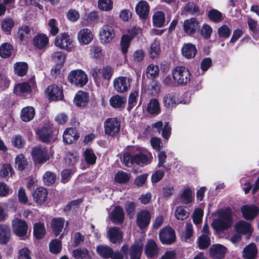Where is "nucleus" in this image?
Listing matches in <instances>:
<instances>
[{
	"label": "nucleus",
	"instance_id": "obj_5",
	"mask_svg": "<svg viewBox=\"0 0 259 259\" xmlns=\"http://www.w3.org/2000/svg\"><path fill=\"white\" fill-rule=\"evenodd\" d=\"M115 36L114 26L111 24L103 25L99 30V39L103 44H107L112 41Z\"/></svg>",
	"mask_w": 259,
	"mask_h": 259
},
{
	"label": "nucleus",
	"instance_id": "obj_3",
	"mask_svg": "<svg viewBox=\"0 0 259 259\" xmlns=\"http://www.w3.org/2000/svg\"><path fill=\"white\" fill-rule=\"evenodd\" d=\"M172 77L178 84H186L191 79V74L189 70L184 66L175 67L172 72Z\"/></svg>",
	"mask_w": 259,
	"mask_h": 259
},
{
	"label": "nucleus",
	"instance_id": "obj_57",
	"mask_svg": "<svg viewBox=\"0 0 259 259\" xmlns=\"http://www.w3.org/2000/svg\"><path fill=\"white\" fill-rule=\"evenodd\" d=\"M15 163L18 169L20 170L24 169L26 166L27 165L26 159L22 154H20L16 157Z\"/></svg>",
	"mask_w": 259,
	"mask_h": 259
},
{
	"label": "nucleus",
	"instance_id": "obj_21",
	"mask_svg": "<svg viewBox=\"0 0 259 259\" xmlns=\"http://www.w3.org/2000/svg\"><path fill=\"white\" fill-rule=\"evenodd\" d=\"M244 218L246 220H252L259 213V208L254 205H246L241 208Z\"/></svg>",
	"mask_w": 259,
	"mask_h": 259
},
{
	"label": "nucleus",
	"instance_id": "obj_55",
	"mask_svg": "<svg viewBox=\"0 0 259 259\" xmlns=\"http://www.w3.org/2000/svg\"><path fill=\"white\" fill-rule=\"evenodd\" d=\"M73 256L76 259H87L88 251L85 248H78L72 252Z\"/></svg>",
	"mask_w": 259,
	"mask_h": 259
},
{
	"label": "nucleus",
	"instance_id": "obj_12",
	"mask_svg": "<svg viewBox=\"0 0 259 259\" xmlns=\"http://www.w3.org/2000/svg\"><path fill=\"white\" fill-rule=\"evenodd\" d=\"M130 78L124 76H119L113 80L114 90L118 93H123L127 92L130 87Z\"/></svg>",
	"mask_w": 259,
	"mask_h": 259
},
{
	"label": "nucleus",
	"instance_id": "obj_38",
	"mask_svg": "<svg viewBox=\"0 0 259 259\" xmlns=\"http://www.w3.org/2000/svg\"><path fill=\"white\" fill-rule=\"evenodd\" d=\"M257 248L254 243H251L243 250V256L246 259H253L257 254Z\"/></svg>",
	"mask_w": 259,
	"mask_h": 259
},
{
	"label": "nucleus",
	"instance_id": "obj_23",
	"mask_svg": "<svg viewBox=\"0 0 259 259\" xmlns=\"http://www.w3.org/2000/svg\"><path fill=\"white\" fill-rule=\"evenodd\" d=\"M126 103V98L118 95L112 96L109 100L110 105L113 108L119 110L123 109Z\"/></svg>",
	"mask_w": 259,
	"mask_h": 259
},
{
	"label": "nucleus",
	"instance_id": "obj_26",
	"mask_svg": "<svg viewBox=\"0 0 259 259\" xmlns=\"http://www.w3.org/2000/svg\"><path fill=\"white\" fill-rule=\"evenodd\" d=\"M143 244L141 240L136 241L131 247L130 256L131 259H140L142 254Z\"/></svg>",
	"mask_w": 259,
	"mask_h": 259
},
{
	"label": "nucleus",
	"instance_id": "obj_16",
	"mask_svg": "<svg viewBox=\"0 0 259 259\" xmlns=\"http://www.w3.org/2000/svg\"><path fill=\"white\" fill-rule=\"evenodd\" d=\"M159 238L163 244H170L175 241V232L171 228L165 227L159 233Z\"/></svg>",
	"mask_w": 259,
	"mask_h": 259
},
{
	"label": "nucleus",
	"instance_id": "obj_9",
	"mask_svg": "<svg viewBox=\"0 0 259 259\" xmlns=\"http://www.w3.org/2000/svg\"><path fill=\"white\" fill-rule=\"evenodd\" d=\"M32 155L35 162L42 163L50 158L51 154L48 149L36 146L32 149Z\"/></svg>",
	"mask_w": 259,
	"mask_h": 259
},
{
	"label": "nucleus",
	"instance_id": "obj_56",
	"mask_svg": "<svg viewBox=\"0 0 259 259\" xmlns=\"http://www.w3.org/2000/svg\"><path fill=\"white\" fill-rule=\"evenodd\" d=\"M139 92L137 91H134L131 93L128 100L127 110L130 111L132 108L136 105L137 98L138 97Z\"/></svg>",
	"mask_w": 259,
	"mask_h": 259
},
{
	"label": "nucleus",
	"instance_id": "obj_29",
	"mask_svg": "<svg viewBox=\"0 0 259 259\" xmlns=\"http://www.w3.org/2000/svg\"><path fill=\"white\" fill-rule=\"evenodd\" d=\"M179 198L182 203L188 204L193 201L194 193L190 187H186L180 194Z\"/></svg>",
	"mask_w": 259,
	"mask_h": 259
},
{
	"label": "nucleus",
	"instance_id": "obj_10",
	"mask_svg": "<svg viewBox=\"0 0 259 259\" xmlns=\"http://www.w3.org/2000/svg\"><path fill=\"white\" fill-rule=\"evenodd\" d=\"M36 87V83L33 79L29 82H24L16 84L14 88V93L20 96H25L31 93Z\"/></svg>",
	"mask_w": 259,
	"mask_h": 259
},
{
	"label": "nucleus",
	"instance_id": "obj_63",
	"mask_svg": "<svg viewBox=\"0 0 259 259\" xmlns=\"http://www.w3.org/2000/svg\"><path fill=\"white\" fill-rule=\"evenodd\" d=\"M67 19L71 22L77 21L80 17L79 12L75 9H70L66 14Z\"/></svg>",
	"mask_w": 259,
	"mask_h": 259
},
{
	"label": "nucleus",
	"instance_id": "obj_30",
	"mask_svg": "<svg viewBox=\"0 0 259 259\" xmlns=\"http://www.w3.org/2000/svg\"><path fill=\"white\" fill-rule=\"evenodd\" d=\"M182 55L187 59L194 58L197 53L195 45L191 44H185L181 49Z\"/></svg>",
	"mask_w": 259,
	"mask_h": 259
},
{
	"label": "nucleus",
	"instance_id": "obj_37",
	"mask_svg": "<svg viewBox=\"0 0 259 259\" xmlns=\"http://www.w3.org/2000/svg\"><path fill=\"white\" fill-rule=\"evenodd\" d=\"M11 231L10 227L6 225H0V243L6 244L10 240Z\"/></svg>",
	"mask_w": 259,
	"mask_h": 259
},
{
	"label": "nucleus",
	"instance_id": "obj_51",
	"mask_svg": "<svg viewBox=\"0 0 259 259\" xmlns=\"http://www.w3.org/2000/svg\"><path fill=\"white\" fill-rule=\"evenodd\" d=\"M159 68L154 64H151L148 66L146 69V74L148 77L155 78L159 74Z\"/></svg>",
	"mask_w": 259,
	"mask_h": 259
},
{
	"label": "nucleus",
	"instance_id": "obj_20",
	"mask_svg": "<svg viewBox=\"0 0 259 259\" xmlns=\"http://www.w3.org/2000/svg\"><path fill=\"white\" fill-rule=\"evenodd\" d=\"M66 225V227L68 226V222H65V220L62 218H56L52 219L51 221V227L53 231L56 236H58L62 231L64 225ZM67 232L66 228H65L64 233Z\"/></svg>",
	"mask_w": 259,
	"mask_h": 259
},
{
	"label": "nucleus",
	"instance_id": "obj_41",
	"mask_svg": "<svg viewBox=\"0 0 259 259\" xmlns=\"http://www.w3.org/2000/svg\"><path fill=\"white\" fill-rule=\"evenodd\" d=\"M189 214L190 213L182 206L177 207L174 212L175 217L179 221H183L187 219L189 217Z\"/></svg>",
	"mask_w": 259,
	"mask_h": 259
},
{
	"label": "nucleus",
	"instance_id": "obj_28",
	"mask_svg": "<svg viewBox=\"0 0 259 259\" xmlns=\"http://www.w3.org/2000/svg\"><path fill=\"white\" fill-rule=\"evenodd\" d=\"M89 101L88 94L85 92L79 91L76 94L74 99V104L78 107H83L87 105Z\"/></svg>",
	"mask_w": 259,
	"mask_h": 259
},
{
	"label": "nucleus",
	"instance_id": "obj_7",
	"mask_svg": "<svg viewBox=\"0 0 259 259\" xmlns=\"http://www.w3.org/2000/svg\"><path fill=\"white\" fill-rule=\"evenodd\" d=\"M13 233L18 237L24 239L26 236L28 225L26 222L18 218L14 219L12 222Z\"/></svg>",
	"mask_w": 259,
	"mask_h": 259
},
{
	"label": "nucleus",
	"instance_id": "obj_14",
	"mask_svg": "<svg viewBox=\"0 0 259 259\" xmlns=\"http://www.w3.org/2000/svg\"><path fill=\"white\" fill-rule=\"evenodd\" d=\"M98 253L104 258L111 257L112 259H123V255L119 252L113 253L112 249L108 246L100 245L97 247Z\"/></svg>",
	"mask_w": 259,
	"mask_h": 259
},
{
	"label": "nucleus",
	"instance_id": "obj_4",
	"mask_svg": "<svg viewBox=\"0 0 259 259\" xmlns=\"http://www.w3.org/2000/svg\"><path fill=\"white\" fill-rule=\"evenodd\" d=\"M68 80L72 84L82 87L88 81V78L84 71L77 69L71 71L68 75Z\"/></svg>",
	"mask_w": 259,
	"mask_h": 259
},
{
	"label": "nucleus",
	"instance_id": "obj_45",
	"mask_svg": "<svg viewBox=\"0 0 259 259\" xmlns=\"http://www.w3.org/2000/svg\"><path fill=\"white\" fill-rule=\"evenodd\" d=\"M147 109L150 114H158L160 112V109L158 100L155 99L151 100L148 104Z\"/></svg>",
	"mask_w": 259,
	"mask_h": 259
},
{
	"label": "nucleus",
	"instance_id": "obj_27",
	"mask_svg": "<svg viewBox=\"0 0 259 259\" xmlns=\"http://www.w3.org/2000/svg\"><path fill=\"white\" fill-rule=\"evenodd\" d=\"M149 5L145 1H140L136 6V13L141 18H146L149 13Z\"/></svg>",
	"mask_w": 259,
	"mask_h": 259
},
{
	"label": "nucleus",
	"instance_id": "obj_13",
	"mask_svg": "<svg viewBox=\"0 0 259 259\" xmlns=\"http://www.w3.org/2000/svg\"><path fill=\"white\" fill-rule=\"evenodd\" d=\"M46 95L49 100L51 101L60 100L63 99V91L58 86L52 84L47 89Z\"/></svg>",
	"mask_w": 259,
	"mask_h": 259
},
{
	"label": "nucleus",
	"instance_id": "obj_61",
	"mask_svg": "<svg viewBox=\"0 0 259 259\" xmlns=\"http://www.w3.org/2000/svg\"><path fill=\"white\" fill-rule=\"evenodd\" d=\"M113 3L111 0H99V8L103 11H109L112 9Z\"/></svg>",
	"mask_w": 259,
	"mask_h": 259
},
{
	"label": "nucleus",
	"instance_id": "obj_17",
	"mask_svg": "<svg viewBox=\"0 0 259 259\" xmlns=\"http://www.w3.org/2000/svg\"><path fill=\"white\" fill-rule=\"evenodd\" d=\"M227 251V248L220 244L212 245L209 249V255L212 259H223Z\"/></svg>",
	"mask_w": 259,
	"mask_h": 259
},
{
	"label": "nucleus",
	"instance_id": "obj_35",
	"mask_svg": "<svg viewBox=\"0 0 259 259\" xmlns=\"http://www.w3.org/2000/svg\"><path fill=\"white\" fill-rule=\"evenodd\" d=\"M35 110L31 106H27L22 108L21 111V118L24 122L31 121L34 117Z\"/></svg>",
	"mask_w": 259,
	"mask_h": 259
},
{
	"label": "nucleus",
	"instance_id": "obj_49",
	"mask_svg": "<svg viewBox=\"0 0 259 259\" xmlns=\"http://www.w3.org/2000/svg\"><path fill=\"white\" fill-rule=\"evenodd\" d=\"M130 178V174L120 171L115 175L114 180L115 182L120 184L125 183L129 181Z\"/></svg>",
	"mask_w": 259,
	"mask_h": 259
},
{
	"label": "nucleus",
	"instance_id": "obj_36",
	"mask_svg": "<svg viewBox=\"0 0 259 259\" xmlns=\"http://www.w3.org/2000/svg\"><path fill=\"white\" fill-rule=\"evenodd\" d=\"M63 138L65 143L68 144L72 143L78 138L76 130L72 127L66 128L64 132Z\"/></svg>",
	"mask_w": 259,
	"mask_h": 259
},
{
	"label": "nucleus",
	"instance_id": "obj_60",
	"mask_svg": "<svg viewBox=\"0 0 259 259\" xmlns=\"http://www.w3.org/2000/svg\"><path fill=\"white\" fill-rule=\"evenodd\" d=\"M43 180L45 185L50 186L55 183L56 176L51 171H47L44 176Z\"/></svg>",
	"mask_w": 259,
	"mask_h": 259
},
{
	"label": "nucleus",
	"instance_id": "obj_1",
	"mask_svg": "<svg viewBox=\"0 0 259 259\" xmlns=\"http://www.w3.org/2000/svg\"><path fill=\"white\" fill-rule=\"evenodd\" d=\"M232 224L231 211L227 209L219 213L218 218L213 221L211 225L217 232H219L228 229Z\"/></svg>",
	"mask_w": 259,
	"mask_h": 259
},
{
	"label": "nucleus",
	"instance_id": "obj_6",
	"mask_svg": "<svg viewBox=\"0 0 259 259\" xmlns=\"http://www.w3.org/2000/svg\"><path fill=\"white\" fill-rule=\"evenodd\" d=\"M105 133L109 136H116L120 131V121L116 118H109L104 123Z\"/></svg>",
	"mask_w": 259,
	"mask_h": 259
},
{
	"label": "nucleus",
	"instance_id": "obj_11",
	"mask_svg": "<svg viewBox=\"0 0 259 259\" xmlns=\"http://www.w3.org/2000/svg\"><path fill=\"white\" fill-rule=\"evenodd\" d=\"M36 134L39 139L43 142L51 143L56 139V135L50 125H47L39 129L36 132Z\"/></svg>",
	"mask_w": 259,
	"mask_h": 259
},
{
	"label": "nucleus",
	"instance_id": "obj_48",
	"mask_svg": "<svg viewBox=\"0 0 259 259\" xmlns=\"http://www.w3.org/2000/svg\"><path fill=\"white\" fill-rule=\"evenodd\" d=\"M79 159V156L76 153L68 152L66 154L64 158L65 163L69 166L75 164Z\"/></svg>",
	"mask_w": 259,
	"mask_h": 259
},
{
	"label": "nucleus",
	"instance_id": "obj_39",
	"mask_svg": "<svg viewBox=\"0 0 259 259\" xmlns=\"http://www.w3.org/2000/svg\"><path fill=\"white\" fill-rule=\"evenodd\" d=\"M52 61L59 66H62L66 60V55L64 52L57 51L51 56Z\"/></svg>",
	"mask_w": 259,
	"mask_h": 259
},
{
	"label": "nucleus",
	"instance_id": "obj_46",
	"mask_svg": "<svg viewBox=\"0 0 259 259\" xmlns=\"http://www.w3.org/2000/svg\"><path fill=\"white\" fill-rule=\"evenodd\" d=\"M12 50L13 47L11 44L4 43L0 46V56L4 58L9 57L11 55Z\"/></svg>",
	"mask_w": 259,
	"mask_h": 259
},
{
	"label": "nucleus",
	"instance_id": "obj_8",
	"mask_svg": "<svg viewBox=\"0 0 259 259\" xmlns=\"http://www.w3.org/2000/svg\"><path fill=\"white\" fill-rule=\"evenodd\" d=\"M190 102L189 97L186 100L179 101L178 99L177 95L175 93H168L164 95L163 98L164 106L168 109H172L175 107L179 104H187Z\"/></svg>",
	"mask_w": 259,
	"mask_h": 259
},
{
	"label": "nucleus",
	"instance_id": "obj_52",
	"mask_svg": "<svg viewBox=\"0 0 259 259\" xmlns=\"http://www.w3.org/2000/svg\"><path fill=\"white\" fill-rule=\"evenodd\" d=\"M160 52L159 44L156 41H154L151 44L149 49V54L150 58L154 59L157 57Z\"/></svg>",
	"mask_w": 259,
	"mask_h": 259
},
{
	"label": "nucleus",
	"instance_id": "obj_50",
	"mask_svg": "<svg viewBox=\"0 0 259 259\" xmlns=\"http://www.w3.org/2000/svg\"><path fill=\"white\" fill-rule=\"evenodd\" d=\"M210 244L209 236L206 234L201 235L198 239L199 247L201 249L207 248Z\"/></svg>",
	"mask_w": 259,
	"mask_h": 259
},
{
	"label": "nucleus",
	"instance_id": "obj_42",
	"mask_svg": "<svg viewBox=\"0 0 259 259\" xmlns=\"http://www.w3.org/2000/svg\"><path fill=\"white\" fill-rule=\"evenodd\" d=\"M84 161L89 165H94L96 161L97 157L91 149H87L83 153Z\"/></svg>",
	"mask_w": 259,
	"mask_h": 259
},
{
	"label": "nucleus",
	"instance_id": "obj_53",
	"mask_svg": "<svg viewBox=\"0 0 259 259\" xmlns=\"http://www.w3.org/2000/svg\"><path fill=\"white\" fill-rule=\"evenodd\" d=\"M131 38L128 34H124L121 37L120 46L121 51L123 54H126L129 47Z\"/></svg>",
	"mask_w": 259,
	"mask_h": 259
},
{
	"label": "nucleus",
	"instance_id": "obj_31",
	"mask_svg": "<svg viewBox=\"0 0 259 259\" xmlns=\"http://www.w3.org/2000/svg\"><path fill=\"white\" fill-rule=\"evenodd\" d=\"M107 235L110 241L113 243H116L122 240V233L117 227L109 228L107 231Z\"/></svg>",
	"mask_w": 259,
	"mask_h": 259
},
{
	"label": "nucleus",
	"instance_id": "obj_59",
	"mask_svg": "<svg viewBox=\"0 0 259 259\" xmlns=\"http://www.w3.org/2000/svg\"><path fill=\"white\" fill-rule=\"evenodd\" d=\"M61 242L58 239H55L50 243V250L53 253H58L61 250Z\"/></svg>",
	"mask_w": 259,
	"mask_h": 259
},
{
	"label": "nucleus",
	"instance_id": "obj_64",
	"mask_svg": "<svg viewBox=\"0 0 259 259\" xmlns=\"http://www.w3.org/2000/svg\"><path fill=\"white\" fill-rule=\"evenodd\" d=\"M12 143L14 147L21 148L24 146L25 142L21 136L16 135L12 138Z\"/></svg>",
	"mask_w": 259,
	"mask_h": 259
},
{
	"label": "nucleus",
	"instance_id": "obj_44",
	"mask_svg": "<svg viewBox=\"0 0 259 259\" xmlns=\"http://www.w3.org/2000/svg\"><path fill=\"white\" fill-rule=\"evenodd\" d=\"M31 36V30L27 26H23L19 28L17 32V37L20 41L27 39Z\"/></svg>",
	"mask_w": 259,
	"mask_h": 259
},
{
	"label": "nucleus",
	"instance_id": "obj_40",
	"mask_svg": "<svg viewBox=\"0 0 259 259\" xmlns=\"http://www.w3.org/2000/svg\"><path fill=\"white\" fill-rule=\"evenodd\" d=\"M33 234L37 239L43 238L46 234L44 224L39 222L35 223L33 226Z\"/></svg>",
	"mask_w": 259,
	"mask_h": 259
},
{
	"label": "nucleus",
	"instance_id": "obj_62",
	"mask_svg": "<svg viewBox=\"0 0 259 259\" xmlns=\"http://www.w3.org/2000/svg\"><path fill=\"white\" fill-rule=\"evenodd\" d=\"M148 89L151 94L155 96L160 92V83L156 80H152L148 86Z\"/></svg>",
	"mask_w": 259,
	"mask_h": 259
},
{
	"label": "nucleus",
	"instance_id": "obj_25",
	"mask_svg": "<svg viewBox=\"0 0 259 259\" xmlns=\"http://www.w3.org/2000/svg\"><path fill=\"white\" fill-rule=\"evenodd\" d=\"M48 43L49 38L44 34H38L34 36L33 39L34 46L39 50L46 49Z\"/></svg>",
	"mask_w": 259,
	"mask_h": 259
},
{
	"label": "nucleus",
	"instance_id": "obj_2",
	"mask_svg": "<svg viewBox=\"0 0 259 259\" xmlns=\"http://www.w3.org/2000/svg\"><path fill=\"white\" fill-rule=\"evenodd\" d=\"M152 157L150 154H137L132 156L128 152H125L123 155L122 161L127 167H131L134 164L138 165L147 164L151 161Z\"/></svg>",
	"mask_w": 259,
	"mask_h": 259
},
{
	"label": "nucleus",
	"instance_id": "obj_24",
	"mask_svg": "<svg viewBox=\"0 0 259 259\" xmlns=\"http://www.w3.org/2000/svg\"><path fill=\"white\" fill-rule=\"evenodd\" d=\"M151 215L147 210H143L137 214V223L140 228L147 227L150 221Z\"/></svg>",
	"mask_w": 259,
	"mask_h": 259
},
{
	"label": "nucleus",
	"instance_id": "obj_58",
	"mask_svg": "<svg viewBox=\"0 0 259 259\" xmlns=\"http://www.w3.org/2000/svg\"><path fill=\"white\" fill-rule=\"evenodd\" d=\"M14 25V22L12 19L6 18L2 22V28L4 31L10 32Z\"/></svg>",
	"mask_w": 259,
	"mask_h": 259
},
{
	"label": "nucleus",
	"instance_id": "obj_43",
	"mask_svg": "<svg viewBox=\"0 0 259 259\" xmlns=\"http://www.w3.org/2000/svg\"><path fill=\"white\" fill-rule=\"evenodd\" d=\"M153 25L156 27L163 26L165 22V16L163 12L157 11L153 15L152 18Z\"/></svg>",
	"mask_w": 259,
	"mask_h": 259
},
{
	"label": "nucleus",
	"instance_id": "obj_22",
	"mask_svg": "<svg viewBox=\"0 0 259 259\" xmlns=\"http://www.w3.org/2000/svg\"><path fill=\"white\" fill-rule=\"evenodd\" d=\"M48 192L46 189L39 187L36 189L33 193V198L34 201L38 204H42L48 198Z\"/></svg>",
	"mask_w": 259,
	"mask_h": 259
},
{
	"label": "nucleus",
	"instance_id": "obj_18",
	"mask_svg": "<svg viewBox=\"0 0 259 259\" xmlns=\"http://www.w3.org/2000/svg\"><path fill=\"white\" fill-rule=\"evenodd\" d=\"M199 28V23L194 18L187 19L183 23V29L188 35H193L196 32Z\"/></svg>",
	"mask_w": 259,
	"mask_h": 259
},
{
	"label": "nucleus",
	"instance_id": "obj_54",
	"mask_svg": "<svg viewBox=\"0 0 259 259\" xmlns=\"http://www.w3.org/2000/svg\"><path fill=\"white\" fill-rule=\"evenodd\" d=\"M203 215V211L202 209L198 208L194 210L192 214V219L194 223L196 225L201 223Z\"/></svg>",
	"mask_w": 259,
	"mask_h": 259
},
{
	"label": "nucleus",
	"instance_id": "obj_32",
	"mask_svg": "<svg viewBox=\"0 0 259 259\" xmlns=\"http://www.w3.org/2000/svg\"><path fill=\"white\" fill-rule=\"evenodd\" d=\"M124 213L123 209L119 206H117L112 211L110 217L115 224H121L123 222Z\"/></svg>",
	"mask_w": 259,
	"mask_h": 259
},
{
	"label": "nucleus",
	"instance_id": "obj_15",
	"mask_svg": "<svg viewBox=\"0 0 259 259\" xmlns=\"http://www.w3.org/2000/svg\"><path fill=\"white\" fill-rule=\"evenodd\" d=\"M72 39L67 33H62L56 37L55 40V45L57 47L68 50L71 48Z\"/></svg>",
	"mask_w": 259,
	"mask_h": 259
},
{
	"label": "nucleus",
	"instance_id": "obj_33",
	"mask_svg": "<svg viewBox=\"0 0 259 259\" xmlns=\"http://www.w3.org/2000/svg\"><path fill=\"white\" fill-rule=\"evenodd\" d=\"M159 251L156 242L153 240H149L145 246V252L148 257H153L156 255Z\"/></svg>",
	"mask_w": 259,
	"mask_h": 259
},
{
	"label": "nucleus",
	"instance_id": "obj_19",
	"mask_svg": "<svg viewBox=\"0 0 259 259\" xmlns=\"http://www.w3.org/2000/svg\"><path fill=\"white\" fill-rule=\"evenodd\" d=\"M94 35L91 30L88 28L81 29L77 34V39L80 45L89 44L93 39Z\"/></svg>",
	"mask_w": 259,
	"mask_h": 259
},
{
	"label": "nucleus",
	"instance_id": "obj_34",
	"mask_svg": "<svg viewBox=\"0 0 259 259\" xmlns=\"http://www.w3.org/2000/svg\"><path fill=\"white\" fill-rule=\"evenodd\" d=\"M236 231L239 234H250L252 232L250 224L243 221H241L235 224Z\"/></svg>",
	"mask_w": 259,
	"mask_h": 259
},
{
	"label": "nucleus",
	"instance_id": "obj_47",
	"mask_svg": "<svg viewBox=\"0 0 259 259\" xmlns=\"http://www.w3.org/2000/svg\"><path fill=\"white\" fill-rule=\"evenodd\" d=\"M27 64L25 62H18L15 64V72L19 76H22L25 75L27 71Z\"/></svg>",
	"mask_w": 259,
	"mask_h": 259
}]
</instances>
